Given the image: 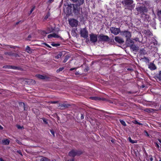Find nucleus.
<instances>
[{
	"instance_id": "nucleus-42",
	"label": "nucleus",
	"mask_w": 161,
	"mask_h": 161,
	"mask_svg": "<svg viewBox=\"0 0 161 161\" xmlns=\"http://www.w3.org/2000/svg\"><path fill=\"white\" fill-rule=\"evenodd\" d=\"M44 44L46 46H47V47H49V48H51V47L49 45H48L47 43H44Z\"/></svg>"
},
{
	"instance_id": "nucleus-61",
	"label": "nucleus",
	"mask_w": 161,
	"mask_h": 161,
	"mask_svg": "<svg viewBox=\"0 0 161 161\" xmlns=\"http://www.w3.org/2000/svg\"><path fill=\"white\" fill-rule=\"evenodd\" d=\"M159 109L161 110V105H160V107H159Z\"/></svg>"
},
{
	"instance_id": "nucleus-35",
	"label": "nucleus",
	"mask_w": 161,
	"mask_h": 161,
	"mask_svg": "<svg viewBox=\"0 0 161 161\" xmlns=\"http://www.w3.org/2000/svg\"><path fill=\"white\" fill-rule=\"evenodd\" d=\"M13 56H14L15 57H19L20 56L17 53H13Z\"/></svg>"
},
{
	"instance_id": "nucleus-20",
	"label": "nucleus",
	"mask_w": 161,
	"mask_h": 161,
	"mask_svg": "<svg viewBox=\"0 0 161 161\" xmlns=\"http://www.w3.org/2000/svg\"><path fill=\"white\" fill-rule=\"evenodd\" d=\"M26 51L29 53H32L33 50L29 46H27L26 48Z\"/></svg>"
},
{
	"instance_id": "nucleus-63",
	"label": "nucleus",
	"mask_w": 161,
	"mask_h": 161,
	"mask_svg": "<svg viewBox=\"0 0 161 161\" xmlns=\"http://www.w3.org/2000/svg\"><path fill=\"white\" fill-rule=\"evenodd\" d=\"M111 142H113L112 141V140H111Z\"/></svg>"
},
{
	"instance_id": "nucleus-57",
	"label": "nucleus",
	"mask_w": 161,
	"mask_h": 161,
	"mask_svg": "<svg viewBox=\"0 0 161 161\" xmlns=\"http://www.w3.org/2000/svg\"><path fill=\"white\" fill-rule=\"evenodd\" d=\"M68 161H74V159H72L70 160H68Z\"/></svg>"
},
{
	"instance_id": "nucleus-1",
	"label": "nucleus",
	"mask_w": 161,
	"mask_h": 161,
	"mask_svg": "<svg viewBox=\"0 0 161 161\" xmlns=\"http://www.w3.org/2000/svg\"><path fill=\"white\" fill-rule=\"evenodd\" d=\"M84 0H77V3L74 6L75 10L78 11L80 10V6L82 4L84 3Z\"/></svg>"
},
{
	"instance_id": "nucleus-16",
	"label": "nucleus",
	"mask_w": 161,
	"mask_h": 161,
	"mask_svg": "<svg viewBox=\"0 0 161 161\" xmlns=\"http://www.w3.org/2000/svg\"><path fill=\"white\" fill-rule=\"evenodd\" d=\"M148 68L152 70H155L156 69V67L153 63H150L148 65Z\"/></svg>"
},
{
	"instance_id": "nucleus-19",
	"label": "nucleus",
	"mask_w": 161,
	"mask_h": 161,
	"mask_svg": "<svg viewBox=\"0 0 161 161\" xmlns=\"http://www.w3.org/2000/svg\"><path fill=\"white\" fill-rule=\"evenodd\" d=\"M41 158L40 159V161H50V160L47 157L41 156Z\"/></svg>"
},
{
	"instance_id": "nucleus-14",
	"label": "nucleus",
	"mask_w": 161,
	"mask_h": 161,
	"mask_svg": "<svg viewBox=\"0 0 161 161\" xmlns=\"http://www.w3.org/2000/svg\"><path fill=\"white\" fill-rule=\"evenodd\" d=\"M54 30V29L53 27H51L50 28L48 29L47 30V32L45 31H43L42 33V34L43 35H46V34L49 33L50 32H53Z\"/></svg>"
},
{
	"instance_id": "nucleus-53",
	"label": "nucleus",
	"mask_w": 161,
	"mask_h": 161,
	"mask_svg": "<svg viewBox=\"0 0 161 161\" xmlns=\"http://www.w3.org/2000/svg\"><path fill=\"white\" fill-rule=\"evenodd\" d=\"M57 101H53V102H52V103H57Z\"/></svg>"
},
{
	"instance_id": "nucleus-18",
	"label": "nucleus",
	"mask_w": 161,
	"mask_h": 161,
	"mask_svg": "<svg viewBox=\"0 0 161 161\" xmlns=\"http://www.w3.org/2000/svg\"><path fill=\"white\" fill-rule=\"evenodd\" d=\"M126 42L127 44L129 46H131L134 43L133 41L132 40L130 39V38L126 39Z\"/></svg>"
},
{
	"instance_id": "nucleus-50",
	"label": "nucleus",
	"mask_w": 161,
	"mask_h": 161,
	"mask_svg": "<svg viewBox=\"0 0 161 161\" xmlns=\"http://www.w3.org/2000/svg\"><path fill=\"white\" fill-rule=\"evenodd\" d=\"M129 141L130 142H131L132 141V140L131 139V138L130 137H129Z\"/></svg>"
},
{
	"instance_id": "nucleus-21",
	"label": "nucleus",
	"mask_w": 161,
	"mask_h": 161,
	"mask_svg": "<svg viewBox=\"0 0 161 161\" xmlns=\"http://www.w3.org/2000/svg\"><path fill=\"white\" fill-rule=\"evenodd\" d=\"M130 47L133 51L136 50L137 49V47L134 44L130 46Z\"/></svg>"
},
{
	"instance_id": "nucleus-33",
	"label": "nucleus",
	"mask_w": 161,
	"mask_h": 161,
	"mask_svg": "<svg viewBox=\"0 0 161 161\" xmlns=\"http://www.w3.org/2000/svg\"><path fill=\"white\" fill-rule=\"evenodd\" d=\"M35 6H33V7L31 9V10L30 11V13H29V14H31L32 12H33V11L34 10V9H35Z\"/></svg>"
},
{
	"instance_id": "nucleus-12",
	"label": "nucleus",
	"mask_w": 161,
	"mask_h": 161,
	"mask_svg": "<svg viewBox=\"0 0 161 161\" xmlns=\"http://www.w3.org/2000/svg\"><path fill=\"white\" fill-rule=\"evenodd\" d=\"M70 106L69 104H60L59 105V107L62 109L66 108H69Z\"/></svg>"
},
{
	"instance_id": "nucleus-9",
	"label": "nucleus",
	"mask_w": 161,
	"mask_h": 161,
	"mask_svg": "<svg viewBox=\"0 0 161 161\" xmlns=\"http://www.w3.org/2000/svg\"><path fill=\"white\" fill-rule=\"evenodd\" d=\"M120 32V29L118 28L112 27L111 28V33H114L115 35L118 34Z\"/></svg>"
},
{
	"instance_id": "nucleus-43",
	"label": "nucleus",
	"mask_w": 161,
	"mask_h": 161,
	"mask_svg": "<svg viewBox=\"0 0 161 161\" xmlns=\"http://www.w3.org/2000/svg\"><path fill=\"white\" fill-rule=\"evenodd\" d=\"M9 47L10 48H15L16 47L10 45V46H9Z\"/></svg>"
},
{
	"instance_id": "nucleus-46",
	"label": "nucleus",
	"mask_w": 161,
	"mask_h": 161,
	"mask_svg": "<svg viewBox=\"0 0 161 161\" xmlns=\"http://www.w3.org/2000/svg\"><path fill=\"white\" fill-rule=\"evenodd\" d=\"M136 142V141L133 140L131 142V143H135Z\"/></svg>"
},
{
	"instance_id": "nucleus-13",
	"label": "nucleus",
	"mask_w": 161,
	"mask_h": 161,
	"mask_svg": "<svg viewBox=\"0 0 161 161\" xmlns=\"http://www.w3.org/2000/svg\"><path fill=\"white\" fill-rule=\"evenodd\" d=\"M114 39L116 42L120 44L123 43L124 42L123 39L119 36H116Z\"/></svg>"
},
{
	"instance_id": "nucleus-3",
	"label": "nucleus",
	"mask_w": 161,
	"mask_h": 161,
	"mask_svg": "<svg viewBox=\"0 0 161 161\" xmlns=\"http://www.w3.org/2000/svg\"><path fill=\"white\" fill-rule=\"evenodd\" d=\"M90 41L93 43H95L97 41V38L96 35L94 34H90Z\"/></svg>"
},
{
	"instance_id": "nucleus-31",
	"label": "nucleus",
	"mask_w": 161,
	"mask_h": 161,
	"mask_svg": "<svg viewBox=\"0 0 161 161\" xmlns=\"http://www.w3.org/2000/svg\"><path fill=\"white\" fill-rule=\"evenodd\" d=\"M12 67V66L10 65H6L3 66V68H7V69H11Z\"/></svg>"
},
{
	"instance_id": "nucleus-11",
	"label": "nucleus",
	"mask_w": 161,
	"mask_h": 161,
	"mask_svg": "<svg viewBox=\"0 0 161 161\" xmlns=\"http://www.w3.org/2000/svg\"><path fill=\"white\" fill-rule=\"evenodd\" d=\"M36 76L40 79L45 80H48L49 79V78L48 77L41 75H36Z\"/></svg>"
},
{
	"instance_id": "nucleus-34",
	"label": "nucleus",
	"mask_w": 161,
	"mask_h": 161,
	"mask_svg": "<svg viewBox=\"0 0 161 161\" xmlns=\"http://www.w3.org/2000/svg\"><path fill=\"white\" fill-rule=\"evenodd\" d=\"M134 123L135 124H138L139 125H142V123H140L139 122H138L136 120H135L134 122Z\"/></svg>"
},
{
	"instance_id": "nucleus-17",
	"label": "nucleus",
	"mask_w": 161,
	"mask_h": 161,
	"mask_svg": "<svg viewBox=\"0 0 161 161\" xmlns=\"http://www.w3.org/2000/svg\"><path fill=\"white\" fill-rule=\"evenodd\" d=\"M10 142V141L8 139H4L2 140V143L4 145H8Z\"/></svg>"
},
{
	"instance_id": "nucleus-36",
	"label": "nucleus",
	"mask_w": 161,
	"mask_h": 161,
	"mask_svg": "<svg viewBox=\"0 0 161 161\" xmlns=\"http://www.w3.org/2000/svg\"><path fill=\"white\" fill-rule=\"evenodd\" d=\"M43 121V122L46 124H47L48 123V122H47L46 120V119L44 118L42 119Z\"/></svg>"
},
{
	"instance_id": "nucleus-48",
	"label": "nucleus",
	"mask_w": 161,
	"mask_h": 161,
	"mask_svg": "<svg viewBox=\"0 0 161 161\" xmlns=\"http://www.w3.org/2000/svg\"><path fill=\"white\" fill-rule=\"evenodd\" d=\"M155 146L156 147H157L158 148H159V145H158V144L156 143H155Z\"/></svg>"
},
{
	"instance_id": "nucleus-6",
	"label": "nucleus",
	"mask_w": 161,
	"mask_h": 161,
	"mask_svg": "<svg viewBox=\"0 0 161 161\" xmlns=\"http://www.w3.org/2000/svg\"><path fill=\"white\" fill-rule=\"evenodd\" d=\"M98 38L99 41H106L108 40V37L107 36L101 34L98 36Z\"/></svg>"
},
{
	"instance_id": "nucleus-27",
	"label": "nucleus",
	"mask_w": 161,
	"mask_h": 161,
	"mask_svg": "<svg viewBox=\"0 0 161 161\" xmlns=\"http://www.w3.org/2000/svg\"><path fill=\"white\" fill-rule=\"evenodd\" d=\"M69 58V57L68 56H65L64 59V60L63 62L64 63H65L66 62V61H67V60Z\"/></svg>"
},
{
	"instance_id": "nucleus-56",
	"label": "nucleus",
	"mask_w": 161,
	"mask_h": 161,
	"mask_svg": "<svg viewBox=\"0 0 161 161\" xmlns=\"http://www.w3.org/2000/svg\"><path fill=\"white\" fill-rule=\"evenodd\" d=\"M75 69V68H71V69H70V70L71 71V70H74V69Z\"/></svg>"
},
{
	"instance_id": "nucleus-40",
	"label": "nucleus",
	"mask_w": 161,
	"mask_h": 161,
	"mask_svg": "<svg viewBox=\"0 0 161 161\" xmlns=\"http://www.w3.org/2000/svg\"><path fill=\"white\" fill-rule=\"evenodd\" d=\"M149 160H150V161H152L153 160V158L151 156H149Z\"/></svg>"
},
{
	"instance_id": "nucleus-32",
	"label": "nucleus",
	"mask_w": 161,
	"mask_h": 161,
	"mask_svg": "<svg viewBox=\"0 0 161 161\" xmlns=\"http://www.w3.org/2000/svg\"><path fill=\"white\" fill-rule=\"evenodd\" d=\"M51 45H52L53 46H54V47H57V46H59L60 44H59L52 43V44H51Z\"/></svg>"
},
{
	"instance_id": "nucleus-5",
	"label": "nucleus",
	"mask_w": 161,
	"mask_h": 161,
	"mask_svg": "<svg viewBox=\"0 0 161 161\" xmlns=\"http://www.w3.org/2000/svg\"><path fill=\"white\" fill-rule=\"evenodd\" d=\"M121 34L122 36H125L126 38V39L130 38L131 36V33L128 31H121Z\"/></svg>"
},
{
	"instance_id": "nucleus-4",
	"label": "nucleus",
	"mask_w": 161,
	"mask_h": 161,
	"mask_svg": "<svg viewBox=\"0 0 161 161\" xmlns=\"http://www.w3.org/2000/svg\"><path fill=\"white\" fill-rule=\"evenodd\" d=\"M69 25L72 27L76 26L78 24V21L75 19L69 20Z\"/></svg>"
},
{
	"instance_id": "nucleus-2",
	"label": "nucleus",
	"mask_w": 161,
	"mask_h": 161,
	"mask_svg": "<svg viewBox=\"0 0 161 161\" xmlns=\"http://www.w3.org/2000/svg\"><path fill=\"white\" fill-rule=\"evenodd\" d=\"M80 34L81 36L83 37L86 38L88 37V32L86 28H84L81 30Z\"/></svg>"
},
{
	"instance_id": "nucleus-30",
	"label": "nucleus",
	"mask_w": 161,
	"mask_h": 161,
	"mask_svg": "<svg viewBox=\"0 0 161 161\" xmlns=\"http://www.w3.org/2000/svg\"><path fill=\"white\" fill-rule=\"evenodd\" d=\"M50 16V14L48 13L47 15L45 16L44 19H47Z\"/></svg>"
},
{
	"instance_id": "nucleus-52",
	"label": "nucleus",
	"mask_w": 161,
	"mask_h": 161,
	"mask_svg": "<svg viewBox=\"0 0 161 161\" xmlns=\"http://www.w3.org/2000/svg\"><path fill=\"white\" fill-rule=\"evenodd\" d=\"M0 161H5L2 158H0Z\"/></svg>"
},
{
	"instance_id": "nucleus-25",
	"label": "nucleus",
	"mask_w": 161,
	"mask_h": 161,
	"mask_svg": "<svg viewBox=\"0 0 161 161\" xmlns=\"http://www.w3.org/2000/svg\"><path fill=\"white\" fill-rule=\"evenodd\" d=\"M120 122L123 126H125L126 125V124L123 120L120 119Z\"/></svg>"
},
{
	"instance_id": "nucleus-60",
	"label": "nucleus",
	"mask_w": 161,
	"mask_h": 161,
	"mask_svg": "<svg viewBox=\"0 0 161 161\" xmlns=\"http://www.w3.org/2000/svg\"><path fill=\"white\" fill-rule=\"evenodd\" d=\"M158 140L159 142L160 143H161V139H159Z\"/></svg>"
},
{
	"instance_id": "nucleus-24",
	"label": "nucleus",
	"mask_w": 161,
	"mask_h": 161,
	"mask_svg": "<svg viewBox=\"0 0 161 161\" xmlns=\"http://www.w3.org/2000/svg\"><path fill=\"white\" fill-rule=\"evenodd\" d=\"M5 55H8L9 56H13V53L11 52H5L4 53Z\"/></svg>"
},
{
	"instance_id": "nucleus-39",
	"label": "nucleus",
	"mask_w": 161,
	"mask_h": 161,
	"mask_svg": "<svg viewBox=\"0 0 161 161\" xmlns=\"http://www.w3.org/2000/svg\"><path fill=\"white\" fill-rule=\"evenodd\" d=\"M50 132L51 134L53 135V136H55L54 133V131L52 130H50Z\"/></svg>"
},
{
	"instance_id": "nucleus-15",
	"label": "nucleus",
	"mask_w": 161,
	"mask_h": 161,
	"mask_svg": "<svg viewBox=\"0 0 161 161\" xmlns=\"http://www.w3.org/2000/svg\"><path fill=\"white\" fill-rule=\"evenodd\" d=\"M123 3L126 5H130L133 3V1L131 0H124Z\"/></svg>"
},
{
	"instance_id": "nucleus-37",
	"label": "nucleus",
	"mask_w": 161,
	"mask_h": 161,
	"mask_svg": "<svg viewBox=\"0 0 161 161\" xmlns=\"http://www.w3.org/2000/svg\"><path fill=\"white\" fill-rule=\"evenodd\" d=\"M144 132L145 133V135L147 137H149L150 136L148 133L146 131H144Z\"/></svg>"
},
{
	"instance_id": "nucleus-29",
	"label": "nucleus",
	"mask_w": 161,
	"mask_h": 161,
	"mask_svg": "<svg viewBox=\"0 0 161 161\" xmlns=\"http://www.w3.org/2000/svg\"><path fill=\"white\" fill-rule=\"evenodd\" d=\"M19 106L20 107H23L25 105V104L24 103H22V102L19 103Z\"/></svg>"
},
{
	"instance_id": "nucleus-51",
	"label": "nucleus",
	"mask_w": 161,
	"mask_h": 161,
	"mask_svg": "<svg viewBox=\"0 0 161 161\" xmlns=\"http://www.w3.org/2000/svg\"><path fill=\"white\" fill-rule=\"evenodd\" d=\"M17 128H18V129H20L21 128V126L20 125H17Z\"/></svg>"
},
{
	"instance_id": "nucleus-54",
	"label": "nucleus",
	"mask_w": 161,
	"mask_h": 161,
	"mask_svg": "<svg viewBox=\"0 0 161 161\" xmlns=\"http://www.w3.org/2000/svg\"><path fill=\"white\" fill-rule=\"evenodd\" d=\"M3 128L0 125V129L2 130L3 129Z\"/></svg>"
},
{
	"instance_id": "nucleus-55",
	"label": "nucleus",
	"mask_w": 161,
	"mask_h": 161,
	"mask_svg": "<svg viewBox=\"0 0 161 161\" xmlns=\"http://www.w3.org/2000/svg\"><path fill=\"white\" fill-rule=\"evenodd\" d=\"M20 21H19V22H16V25H18V24H19Z\"/></svg>"
},
{
	"instance_id": "nucleus-10",
	"label": "nucleus",
	"mask_w": 161,
	"mask_h": 161,
	"mask_svg": "<svg viewBox=\"0 0 161 161\" xmlns=\"http://www.w3.org/2000/svg\"><path fill=\"white\" fill-rule=\"evenodd\" d=\"M47 37L48 38H51L52 37H54L55 38H59L62 39L61 37L58 35V34L56 33H52L48 35Z\"/></svg>"
},
{
	"instance_id": "nucleus-28",
	"label": "nucleus",
	"mask_w": 161,
	"mask_h": 161,
	"mask_svg": "<svg viewBox=\"0 0 161 161\" xmlns=\"http://www.w3.org/2000/svg\"><path fill=\"white\" fill-rule=\"evenodd\" d=\"M64 69V68L63 67L60 68L58 69H57L56 70V72L57 73H58L60 71H62Z\"/></svg>"
},
{
	"instance_id": "nucleus-44",
	"label": "nucleus",
	"mask_w": 161,
	"mask_h": 161,
	"mask_svg": "<svg viewBox=\"0 0 161 161\" xmlns=\"http://www.w3.org/2000/svg\"><path fill=\"white\" fill-rule=\"evenodd\" d=\"M54 0H48V3H51Z\"/></svg>"
},
{
	"instance_id": "nucleus-22",
	"label": "nucleus",
	"mask_w": 161,
	"mask_h": 161,
	"mask_svg": "<svg viewBox=\"0 0 161 161\" xmlns=\"http://www.w3.org/2000/svg\"><path fill=\"white\" fill-rule=\"evenodd\" d=\"M90 98L92 100H99L101 99L100 98L96 97H90Z\"/></svg>"
},
{
	"instance_id": "nucleus-26",
	"label": "nucleus",
	"mask_w": 161,
	"mask_h": 161,
	"mask_svg": "<svg viewBox=\"0 0 161 161\" xmlns=\"http://www.w3.org/2000/svg\"><path fill=\"white\" fill-rule=\"evenodd\" d=\"M157 78L159 80H161V71L159 72L158 75L157 76Z\"/></svg>"
},
{
	"instance_id": "nucleus-41",
	"label": "nucleus",
	"mask_w": 161,
	"mask_h": 161,
	"mask_svg": "<svg viewBox=\"0 0 161 161\" xmlns=\"http://www.w3.org/2000/svg\"><path fill=\"white\" fill-rule=\"evenodd\" d=\"M16 142L19 144H21V142L18 140H16Z\"/></svg>"
},
{
	"instance_id": "nucleus-49",
	"label": "nucleus",
	"mask_w": 161,
	"mask_h": 161,
	"mask_svg": "<svg viewBox=\"0 0 161 161\" xmlns=\"http://www.w3.org/2000/svg\"><path fill=\"white\" fill-rule=\"evenodd\" d=\"M81 119H84V116L83 114H81V116L80 117Z\"/></svg>"
},
{
	"instance_id": "nucleus-58",
	"label": "nucleus",
	"mask_w": 161,
	"mask_h": 161,
	"mask_svg": "<svg viewBox=\"0 0 161 161\" xmlns=\"http://www.w3.org/2000/svg\"><path fill=\"white\" fill-rule=\"evenodd\" d=\"M31 35H29L28 36V38H31Z\"/></svg>"
},
{
	"instance_id": "nucleus-47",
	"label": "nucleus",
	"mask_w": 161,
	"mask_h": 161,
	"mask_svg": "<svg viewBox=\"0 0 161 161\" xmlns=\"http://www.w3.org/2000/svg\"><path fill=\"white\" fill-rule=\"evenodd\" d=\"M136 41H139V39L138 38H136L133 39Z\"/></svg>"
},
{
	"instance_id": "nucleus-23",
	"label": "nucleus",
	"mask_w": 161,
	"mask_h": 161,
	"mask_svg": "<svg viewBox=\"0 0 161 161\" xmlns=\"http://www.w3.org/2000/svg\"><path fill=\"white\" fill-rule=\"evenodd\" d=\"M62 55V53H60L58 55L55 56V58L56 59H58L59 58L61 57Z\"/></svg>"
},
{
	"instance_id": "nucleus-45",
	"label": "nucleus",
	"mask_w": 161,
	"mask_h": 161,
	"mask_svg": "<svg viewBox=\"0 0 161 161\" xmlns=\"http://www.w3.org/2000/svg\"><path fill=\"white\" fill-rule=\"evenodd\" d=\"M16 68H17V67L15 66H12V67L11 68V69H16Z\"/></svg>"
},
{
	"instance_id": "nucleus-7",
	"label": "nucleus",
	"mask_w": 161,
	"mask_h": 161,
	"mask_svg": "<svg viewBox=\"0 0 161 161\" xmlns=\"http://www.w3.org/2000/svg\"><path fill=\"white\" fill-rule=\"evenodd\" d=\"M80 153H79L77 150H72L70 151L69 153V155L70 156L73 157L77 155H80Z\"/></svg>"
},
{
	"instance_id": "nucleus-38",
	"label": "nucleus",
	"mask_w": 161,
	"mask_h": 161,
	"mask_svg": "<svg viewBox=\"0 0 161 161\" xmlns=\"http://www.w3.org/2000/svg\"><path fill=\"white\" fill-rule=\"evenodd\" d=\"M23 108H24V110H27V109H28L27 107L25 105V106H24V107Z\"/></svg>"
},
{
	"instance_id": "nucleus-64",
	"label": "nucleus",
	"mask_w": 161,
	"mask_h": 161,
	"mask_svg": "<svg viewBox=\"0 0 161 161\" xmlns=\"http://www.w3.org/2000/svg\"><path fill=\"white\" fill-rule=\"evenodd\" d=\"M159 161H161V159H160Z\"/></svg>"
},
{
	"instance_id": "nucleus-59",
	"label": "nucleus",
	"mask_w": 161,
	"mask_h": 161,
	"mask_svg": "<svg viewBox=\"0 0 161 161\" xmlns=\"http://www.w3.org/2000/svg\"><path fill=\"white\" fill-rule=\"evenodd\" d=\"M17 152L20 154L22 155L21 153V152H19V151H17Z\"/></svg>"
},
{
	"instance_id": "nucleus-8",
	"label": "nucleus",
	"mask_w": 161,
	"mask_h": 161,
	"mask_svg": "<svg viewBox=\"0 0 161 161\" xmlns=\"http://www.w3.org/2000/svg\"><path fill=\"white\" fill-rule=\"evenodd\" d=\"M137 11L140 13L147 12V9L145 7H141L136 8Z\"/></svg>"
},
{
	"instance_id": "nucleus-62",
	"label": "nucleus",
	"mask_w": 161,
	"mask_h": 161,
	"mask_svg": "<svg viewBox=\"0 0 161 161\" xmlns=\"http://www.w3.org/2000/svg\"><path fill=\"white\" fill-rule=\"evenodd\" d=\"M145 58L146 59V60H148V59L146 58Z\"/></svg>"
}]
</instances>
